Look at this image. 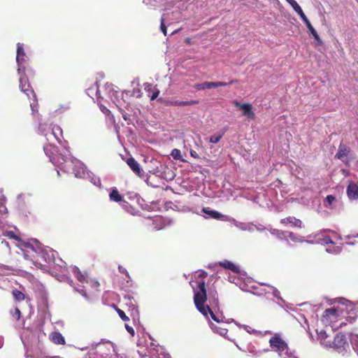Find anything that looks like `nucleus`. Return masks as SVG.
<instances>
[{
	"mask_svg": "<svg viewBox=\"0 0 358 358\" xmlns=\"http://www.w3.org/2000/svg\"><path fill=\"white\" fill-rule=\"evenodd\" d=\"M73 273L81 284H87L92 289H97L99 288V281L96 278H92L88 272L81 271L78 267L75 266L73 268Z\"/></svg>",
	"mask_w": 358,
	"mask_h": 358,
	"instance_id": "423d86ee",
	"label": "nucleus"
},
{
	"mask_svg": "<svg viewBox=\"0 0 358 358\" xmlns=\"http://www.w3.org/2000/svg\"><path fill=\"white\" fill-rule=\"evenodd\" d=\"M337 310L334 308H327L323 313V317L331 320V317H336Z\"/></svg>",
	"mask_w": 358,
	"mask_h": 358,
	"instance_id": "a878e982",
	"label": "nucleus"
},
{
	"mask_svg": "<svg viewBox=\"0 0 358 358\" xmlns=\"http://www.w3.org/2000/svg\"><path fill=\"white\" fill-rule=\"evenodd\" d=\"M217 292H208L206 294L207 301H208L210 306H217L218 303Z\"/></svg>",
	"mask_w": 358,
	"mask_h": 358,
	"instance_id": "b1692460",
	"label": "nucleus"
},
{
	"mask_svg": "<svg viewBox=\"0 0 358 358\" xmlns=\"http://www.w3.org/2000/svg\"><path fill=\"white\" fill-rule=\"evenodd\" d=\"M19 87L21 91L26 94L29 102H30V108L33 114L38 113V101L36 99V95L32 89L31 86L29 84L28 78L25 75H22L20 78V85Z\"/></svg>",
	"mask_w": 358,
	"mask_h": 358,
	"instance_id": "39448f33",
	"label": "nucleus"
},
{
	"mask_svg": "<svg viewBox=\"0 0 358 358\" xmlns=\"http://www.w3.org/2000/svg\"><path fill=\"white\" fill-rule=\"evenodd\" d=\"M308 29V31H310V33L311 34H313L314 33H315V32H316V30L314 29V27H310L309 29Z\"/></svg>",
	"mask_w": 358,
	"mask_h": 358,
	"instance_id": "864d4df0",
	"label": "nucleus"
},
{
	"mask_svg": "<svg viewBox=\"0 0 358 358\" xmlns=\"http://www.w3.org/2000/svg\"><path fill=\"white\" fill-rule=\"evenodd\" d=\"M125 328L127 331L133 336L134 335V329L129 326L128 324H125Z\"/></svg>",
	"mask_w": 358,
	"mask_h": 358,
	"instance_id": "3c124183",
	"label": "nucleus"
},
{
	"mask_svg": "<svg viewBox=\"0 0 358 358\" xmlns=\"http://www.w3.org/2000/svg\"><path fill=\"white\" fill-rule=\"evenodd\" d=\"M83 297L87 301L92 302L97 299L95 292H80Z\"/></svg>",
	"mask_w": 358,
	"mask_h": 358,
	"instance_id": "cd10ccee",
	"label": "nucleus"
},
{
	"mask_svg": "<svg viewBox=\"0 0 358 358\" xmlns=\"http://www.w3.org/2000/svg\"><path fill=\"white\" fill-rule=\"evenodd\" d=\"M226 322L227 323L234 322L237 326H238V327H244L245 328H246L248 327L247 325H241V324H239L238 322H237L236 321H235L232 318L228 319L227 321H226Z\"/></svg>",
	"mask_w": 358,
	"mask_h": 358,
	"instance_id": "8fccbe9b",
	"label": "nucleus"
},
{
	"mask_svg": "<svg viewBox=\"0 0 358 358\" xmlns=\"http://www.w3.org/2000/svg\"><path fill=\"white\" fill-rule=\"evenodd\" d=\"M210 329L215 333L219 334L220 336H224L225 338L227 334V329L225 328L218 327L216 324L210 323Z\"/></svg>",
	"mask_w": 358,
	"mask_h": 358,
	"instance_id": "393cba45",
	"label": "nucleus"
},
{
	"mask_svg": "<svg viewBox=\"0 0 358 358\" xmlns=\"http://www.w3.org/2000/svg\"><path fill=\"white\" fill-rule=\"evenodd\" d=\"M44 151L46 155L50 158V161L55 166L60 167L62 169H64L65 171H69L70 169V166L65 165L66 163L74 164V161L71 159H69L65 157L62 154H59L57 152V148L55 146L52 145L51 144L44 146ZM76 165L75 166L79 167L80 170L76 171L73 169V173L75 176L78 178L83 177V175L85 174V171L83 169V164L77 160H75Z\"/></svg>",
	"mask_w": 358,
	"mask_h": 358,
	"instance_id": "f257e3e1",
	"label": "nucleus"
},
{
	"mask_svg": "<svg viewBox=\"0 0 358 358\" xmlns=\"http://www.w3.org/2000/svg\"><path fill=\"white\" fill-rule=\"evenodd\" d=\"M207 301L206 292H194V302L196 309L206 317L208 318V315L210 317L217 323L226 322L227 320L224 316L221 315H216L214 313L209 306L206 305Z\"/></svg>",
	"mask_w": 358,
	"mask_h": 358,
	"instance_id": "7ed1b4c3",
	"label": "nucleus"
},
{
	"mask_svg": "<svg viewBox=\"0 0 358 358\" xmlns=\"http://www.w3.org/2000/svg\"><path fill=\"white\" fill-rule=\"evenodd\" d=\"M268 294H271L272 298L270 299L268 296L269 300H272L273 301L275 302L277 304H278L280 306L285 308L287 307V305L285 302V301L280 296V292H268Z\"/></svg>",
	"mask_w": 358,
	"mask_h": 358,
	"instance_id": "aec40b11",
	"label": "nucleus"
},
{
	"mask_svg": "<svg viewBox=\"0 0 358 358\" xmlns=\"http://www.w3.org/2000/svg\"><path fill=\"white\" fill-rule=\"evenodd\" d=\"M254 294H256L257 296H261L262 295V293L261 292H252Z\"/></svg>",
	"mask_w": 358,
	"mask_h": 358,
	"instance_id": "052dcab7",
	"label": "nucleus"
},
{
	"mask_svg": "<svg viewBox=\"0 0 358 358\" xmlns=\"http://www.w3.org/2000/svg\"><path fill=\"white\" fill-rule=\"evenodd\" d=\"M109 198L115 202H122V205L127 204V202L123 199V196L119 193L118 190L115 187L112 189L109 194Z\"/></svg>",
	"mask_w": 358,
	"mask_h": 358,
	"instance_id": "f3484780",
	"label": "nucleus"
},
{
	"mask_svg": "<svg viewBox=\"0 0 358 358\" xmlns=\"http://www.w3.org/2000/svg\"><path fill=\"white\" fill-rule=\"evenodd\" d=\"M234 343H235V345H236V347L240 349L241 350L243 351V352H249L250 354H251L252 355L255 356V357H259L263 352H268V350H264L263 351H257L256 350L255 348L252 345H249L246 347V349H241L236 343L235 341H234Z\"/></svg>",
	"mask_w": 358,
	"mask_h": 358,
	"instance_id": "6ab92c4d",
	"label": "nucleus"
},
{
	"mask_svg": "<svg viewBox=\"0 0 358 358\" xmlns=\"http://www.w3.org/2000/svg\"><path fill=\"white\" fill-rule=\"evenodd\" d=\"M219 265L224 268L229 269L235 273H239V268L235 265L233 262L225 260L224 262H220L218 263Z\"/></svg>",
	"mask_w": 358,
	"mask_h": 358,
	"instance_id": "412c9836",
	"label": "nucleus"
},
{
	"mask_svg": "<svg viewBox=\"0 0 358 358\" xmlns=\"http://www.w3.org/2000/svg\"><path fill=\"white\" fill-rule=\"evenodd\" d=\"M190 153H191V155H192V157H195V158H196V157H197V156H196V152H193V151H192V152H191Z\"/></svg>",
	"mask_w": 358,
	"mask_h": 358,
	"instance_id": "680f3d73",
	"label": "nucleus"
},
{
	"mask_svg": "<svg viewBox=\"0 0 358 358\" xmlns=\"http://www.w3.org/2000/svg\"><path fill=\"white\" fill-rule=\"evenodd\" d=\"M329 348H334L336 352L340 354L345 355L349 349V345L346 336L341 334H337L333 342H330Z\"/></svg>",
	"mask_w": 358,
	"mask_h": 358,
	"instance_id": "0eeeda50",
	"label": "nucleus"
},
{
	"mask_svg": "<svg viewBox=\"0 0 358 358\" xmlns=\"http://www.w3.org/2000/svg\"><path fill=\"white\" fill-rule=\"evenodd\" d=\"M123 117H124V120H127V117H126L125 115H123Z\"/></svg>",
	"mask_w": 358,
	"mask_h": 358,
	"instance_id": "338daca9",
	"label": "nucleus"
},
{
	"mask_svg": "<svg viewBox=\"0 0 358 358\" xmlns=\"http://www.w3.org/2000/svg\"><path fill=\"white\" fill-rule=\"evenodd\" d=\"M302 21L305 23V24H307L309 21V20L307 18V17L306 16L304 18L302 19Z\"/></svg>",
	"mask_w": 358,
	"mask_h": 358,
	"instance_id": "4d7b16f0",
	"label": "nucleus"
},
{
	"mask_svg": "<svg viewBox=\"0 0 358 358\" xmlns=\"http://www.w3.org/2000/svg\"><path fill=\"white\" fill-rule=\"evenodd\" d=\"M308 29H309L310 27H313L310 21L307 24H305Z\"/></svg>",
	"mask_w": 358,
	"mask_h": 358,
	"instance_id": "bf43d9fd",
	"label": "nucleus"
},
{
	"mask_svg": "<svg viewBox=\"0 0 358 358\" xmlns=\"http://www.w3.org/2000/svg\"><path fill=\"white\" fill-rule=\"evenodd\" d=\"M269 345L271 350L277 352L280 357L298 358L295 355V352L289 349L288 344L278 334L269 339Z\"/></svg>",
	"mask_w": 358,
	"mask_h": 358,
	"instance_id": "20e7f679",
	"label": "nucleus"
},
{
	"mask_svg": "<svg viewBox=\"0 0 358 358\" xmlns=\"http://www.w3.org/2000/svg\"><path fill=\"white\" fill-rule=\"evenodd\" d=\"M2 243L5 244L6 246H8V243L6 241H2Z\"/></svg>",
	"mask_w": 358,
	"mask_h": 358,
	"instance_id": "e2e57ef3",
	"label": "nucleus"
},
{
	"mask_svg": "<svg viewBox=\"0 0 358 358\" xmlns=\"http://www.w3.org/2000/svg\"><path fill=\"white\" fill-rule=\"evenodd\" d=\"M198 101H176V105L180 106H189L198 103Z\"/></svg>",
	"mask_w": 358,
	"mask_h": 358,
	"instance_id": "c9c22d12",
	"label": "nucleus"
},
{
	"mask_svg": "<svg viewBox=\"0 0 358 358\" xmlns=\"http://www.w3.org/2000/svg\"><path fill=\"white\" fill-rule=\"evenodd\" d=\"M224 134V131H222V133L216 134L213 136H211L209 138V141L211 143H217L220 142V141L222 139Z\"/></svg>",
	"mask_w": 358,
	"mask_h": 358,
	"instance_id": "7c9ffc66",
	"label": "nucleus"
},
{
	"mask_svg": "<svg viewBox=\"0 0 358 358\" xmlns=\"http://www.w3.org/2000/svg\"><path fill=\"white\" fill-rule=\"evenodd\" d=\"M7 213V208L5 205L3 199H0V215H5Z\"/></svg>",
	"mask_w": 358,
	"mask_h": 358,
	"instance_id": "4c0bfd02",
	"label": "nucleus"
},
{
	"mask_svg": "<svg viewBox=\"0 0 358 358\" xmlns=\"http://www.w3.org/2000/svg\"><path fill=\"white\" fill-rule=\"evenodd\" d=\"M305 323L307 324V320L304 318Z\"/></svg>",
	"mask_w": 358,
	"mask_h": 358,
	"instance_id": "69168bd1",
	"label": "nucleus"
},
{
	"mask_svg": "<svg viewBox=\"0 0 358 358\" xmlns=\"http://www.w3.org/2000/svg\"><path fill=\"white\" fill-rule=\"evenodd\" d=\"M22 344H24V345L25 350H28V349L27 348V347H26L25 344H24V342H22Z\"/></svg>",
	"mask_w": 358,
	"mask_h": 358,
	"instance_id": "0e129e2a",
	"label": "nucleus"
},
{
	"mask_svg": "<svg viewBox=\"0 0 358 358\" xmlns=\"http://www.w3.org/2000/svg\"><path fill=\"white\" fill-rule=\"evenodd\" d=\"M203 212L208 215H210L212 218L216 219V220H221L223 218L224 215L221 214L220 213L213 210H209L208 208H203Z\"/></svg>",
	"mask_w": 358,
	"mask_h": 358,
	"instance_id": "5701e85b",
	"label": "nucleus"
},
{
	"mask_svg": "<svg viewBox=\"0 0 358 358\" xmlns=\"http://www.w3.org/2000/svg\"><path fill=\"white\" fill-rule=\"evenodd\" d=\"M118 269L121 273L125 275L126 285L124 286V287H122V289L133 287V282L127 269L122 266H119Z\"/></svg>",
	"mask_w": 358,
	"mask_h": 358,
	"instance_id": "4be33fe9",
	"label": "nucleus"
},
{
	"mask_svg": "<svg viewBox=\"0 0 358 358\" xmlns=\"http://www.w3.org/2000/svg\"><path fill=\"white\" fill-rule=\"evenodd\" d=\"M322 241L324 244H329V243L334 244V242L332 241V240L331 239V238L329 236L324 237Z\"/></svg>",
	"mask_w": 358,
	"mask_h": 358,
	"instance_id": "09e8293b",
	"label": "nucleus"
},
{
	"mask_svg": "<svg viewBox=\"0 0 358 358\" xmlns=\"http://www.w3.org/2000/svg\"><path fill=\"white\" fill-rule=\"evenodd\" d=\"M294 11L300 16V17L301 18V20L303 18H304L306 15L304 14L302 8H301V6H299V8H297L296 10H294Z\"/></svg>",
	"mask_w": 358,
	"mask_h": 358,
	"instance_id": "c03bdc74",
	"label": "nucleus"
},
{
	"mask_svg": "<svg viewBox=\"0 0 358 358\" xmlns=\"http://www.w3.org/2000/svg\"><path fill=\"white\" fill-rule=\"evenodd\" d=\"M347 195L351 200L358 199V182L351 181L347 187Z\"/></svg>",
	"mask_w": 358,
	"mask_h": 358,
	"instance_id": "f8f14e48",
	"label": "nucleus"
},
{
	"mask_svg": "<svg viewBox=\"0 0 358 358\" xmlns=\"http://www.w3.org/2000/svg\"><path fill=\"white\" fill-rule=\"evenodd\" d=\"M160 28H161V30L163 32V34L166 36L167 34V29H166V25L164 24V18L161 19Z\"/></svg>",
	"mask_w": 358,
	"mask_h": 358,
	"instance_id": "79ce46f5",
	"label": "nucleus"
},
{
	"mask_svg": "<svg viewBox=\"0 0 358 358\" xmlns=\"http://www.w3.org/2000/svg\"><path fill=\"white\" fill-rule=\"evenodd\" d=\"M233 103L236 108L241 110L242 115L246 117L248 120H253L255 119V114L252 110V106L250 103H241L237 101H234Z\"/></svg>",
	"mask_w": 358,
	"mask_h": 358,
	"instance_id": "1a4fd4ad",
	"label": "nucleus"
},
{
	"mask_svg": "<svg viewBox=\"0 0 358 358\" xmlns=\"http://www.w3.org/2000/svg\"><path fill=\"white\" fill-rule=\"evenodd\" d=\"M10 315L15 320H18L21 317V312L17 307H15L14 310H10Z\"/></svg>",
	"mask_w": 358,
	"mask_h": 358,
	"instance_id": "f704fd0d",
	"label": "nucleus"
},
{
	"mask_svg": "<svg viewBox=\"0 0 358 358\" xmlns=\"http://www.w3.org/2000/svg\"><path fill=\"white\" fill-rule=\"evenodd\" d=\"M25 52L24 50L23 45L18 43L17 44V56L16 61L18 64V72L20 73L22 71L24 72L25 67L23 66V62H24Z\"/></svg>",
	"mask_w": 358,
	"mask_h": 358,
	"instance_id": "9b49d317",
	"label": "nucleus"
},
{
	"mask_svg": "<svg viewBox=\"0 0 358 358\" xmlns=\"http://www.w3.org/2000/svg\"><path fill=\"white\" fill-rule=\"evenodd\" d=\"M286 1L292 7L294 10H296L300 6L295 0H286Z\"/></svg>",
	"mask_w": 358,
	"mask_h": 358,
	"instance_id": "a19ab883",
	"label": "nucleus"
},
{
	"mask_svg": "<svg viewBox=\"0 0 358 358\" xmlns=\"http://www.w3.org/2000/svg\"><path fill=\"white\" fill-rule=\"evenodd\" d=\"M158 353L159 358H171V356L165 351V350L162 347H157L156 350Z\"/></svg>",
	"mask_w": 358,
	"mask_h": 358,
	"instance_id": "72a5a7b5",
	"label": "nucleus"
},
{
	"mask_svg": "<svg viewBox=\"0 0 358 358\" xmlns=\"http://www.w3.org/2000/svg\"><path fill=\"white\" fill-rule=\"evenodd\" d=\"M357 355H358V353H357Z\"/></svg>",
	"mask_w": 358,
	"mask_h": 358,
	"instance_id": "774afa93",
	"label": "nucleus"
},
{
	"mask_svg": "<svg viewBox=\"0 0 358 358\" xmlns=\"http://www.w3.org/2000/svg\"><path fill=\"white\" fill-rule=\"evenodd\" d=\"M51 136H53L58 143L62 142V130L59 126H54L52 129V131L49 134H46L47 139L48 141L50 140Z\"/></svg>",
	"mask_w": 358,
	"mask_h": 358,
	"instance_id": "2eb2a0df",
	"label": "nucleus"
},
{
	"mask_svg": "<svg viewBox=\"0 0 358 358\" xmlns=\"http://www.w3.org/2000/svg\"><path fill=\"white\" fill-rule=\"evenodd\" d=\"M317 334V339L320 341L321 345H322L325 348H329L330 345V341H327L326 339L328 337L327 332L324 329L316 330Z\"/></svg>",
	"mask_w": 358,
	"mask_h": 358,
	"instance_id": "dca6fc26",
	"label": "nucleus"
},
{
	"mask_svg": "<svg viewBox=\"0 0 358 358\" xmlns=\"http://www.w3.org/2000/svg\"><path fill=\"white\" fill-rule=\"evenodd\" d=\"M159 94V90L157 88H155L152 92L151 94H148L151 100H155L157 98Z\"/></svg>",
	"mask_w": 358,
	"mask_h": 358,
	"instance_id": "58836bf2",
	"label": "nucleus"
},
{
	"mask_svg": "<svg viewBox=\"0 0 358 358\" xmlns=\"http://www.w3.org/2000/svg\"><path fill=\"white\" fill-rule=\"evenodd\" d=\"M219 280V278L216 275H208L204 271H199L195 273L189 284L193 291H212L215 289V284Z\"/></svg>",
	"mask_w": 358,
	"mask_h": 358,
	"instance_id": "f03ea898",
	"label": "nucleus"
},
{
	"mask_svg": "<svg viewBox=\"0 0 358 358\" xmlns=\"http://www.w3.org/2000/svg\"><path fill=\"white\" fill-rule=\"evenodd\" d=\"M308 29H309L310 27H313L310 21L307 24H305Z\"/></svg>",
	"mask_w": 358,
	"mask_h": 358,
	"instance_id": "13d9d810",
	"label": "nucleus"
},
{
	"mask_svg": "<svg viewBox=\"0 0 358 358\" xmlns=\"http://www.w3.org/2000/svg\"><path fill=\"white\" fill-rule=\"evenodd\" d=\"M350 342L355 352L358 354V334H351Z\"/></svg>",
	"mask_w": 358,
	"mask_h": 358,
	"instance_id": "c85d7f7f",
	"label": "nucleus"
},
{
	"mask_svg": "<svg viewBox=\"0 0 358 358\" xmlns=\"http://www.w3.org/2000/svg\"><path fill=\"white\" fill-rule=\"evenodd\" d=\"M236 83L234 80H231L229 83L225 82H204L202 83L196 84L194 88L196 90H203L206 89L216 88L218 87L227 86Z\"/></svg>",
	"mask_w": 358,
	"mask_h": 358,
	"instance_id": "9d476101",
	"label": "nucleus"
},
{
	"mask_svg": "<svg viewBox=\"0 0 358 358\" xmlns=\"http://www.w3.org/2000/svg\"><path fill=\"white\" fill-rule=\"evenodd\" d=\"M171 155L176 160L183 161V159H182V155H181V152H180V150H178L177 148H174L171 151Z\"/></svg>",
	"mask_w": 358,
	"mask_h": 358,
	"instance_id": "473e14b6",
	"label": "nucleus"
},
{
	"mask_svg": "<svg viewBox=\"0 0 358 358\" xmlns=\"http://www.w3.org/2000/svg\"><path fill=\"white\" fill-rule=\"evenodd\" d=\"M139 355L142 357V358H147L148 356L145 354V355H143L140 351H138Z\"/></svg>",
	"mask_w": 358,
	"mask_h": 358,
	"instance_id": "6e6d98bb",
	"label": "nucleus"
},
{
	"mask_svg": "<svg viewBox=\"0 0 358 358\" xmlns=\"http://www.w3.org/2000/svg\"><path fill=\"white\" fill-rule=\"evenodd\" d=\"M280 223L284 225L290 224L291 227H302V222L300 220L292 216H289L287 217L282 219L280 220Z\"/></svg>",
	"mask_w": 358,
	"mask_h": 358,
	"instance_id": "4468645a",
	"label": "nucleus"
},
{
	"mask_svg": "<svg viewBox=\"0 0 358 358\" xmlns=\"http://www.w3.org/2000/svg\"><path fill=\"white\" fill-rule=\"evenodd\" d=\"M3 235L10 239H14L18 242H21L22 245L25 247V248L27 250V252H29V250L35 253H40L42 252V247L37 240L34 241V243H36V247H34L30 243H26L24 241H22L20 237L16 235L13 231H6L3 234Z\"/></svg>",
	"mask_w": 358,
	"mask_h": 358,
	"instance_id": "6e6552de",
	"label": "nucleus"
},
{
	"mask_svg": "<svg viewBox=\"0 0 358 358\" xmlns=\"http://www.w3.org/2000/svg\"><path fill=\"white\" fill-rule=\"evenodd\" d=\"M287 232L284 231H277V235L278 236H285ZM289 238L294 242H298L299 238L298 236L293 232H287Z\"/></svg>",
	"mask_w": 358,
	"mask_h": 358,
	"instance_id": "c756f323",
	"label": "nucleus"
},
{
	"mask_svg": "<svg viewBox=\"0 0 358 358\" xmlns=\"http://www.w3.org/2000/svg\"><path fill=\"white\" fill-rule=\"evenodd\" d=\"M101 109L106 115H108L110 113V110L108 109H107L106 107H103V108L101 107Z\"/></svg>",
	"mask_w": 358,
	"mask_h": 358,
	"instance_id": "603ef678",
	"label": "nucleus"
},
{
	"mask_svg": "<svg viewBox=\"0 0 358 358\" xmlns=\"http://www.w3.org/2000/svg\"><path fill=\"white\" fill-rule=\"evenodd\" d=\"M348 154V150L347 148L344 145H341L338 148V150L336 155V157L338 159H341L344 157L347 156Z\"/></svg>",
	"mask_w": 358,
	"mask_h": 358,
	"instance_id": "bb28decb",
	"label": "nucleus"
},
{
	"mask_svg": "<svg viewBox=\"0 0 358 358\" xmlns=\"http://www.w3.org/2000/svg\"><path fill=\"white\" fill-rule=\"evenodd\" d=\"M3 338L2 336H0V349L3 347Z\"/></svg>",
	"mask_w": 358,
	"mask_h": 358,
	"instance_id": "5fc2aeb1",
	"label": "nucleus"
},
{
	"mask_svg": "<svg viewBox=\"0 0 358 358\" xmlns=\"http://www.w3.org/2000/svg\"><path fill=\"white\" fill-rule=\"evenodd\" d=\"M126 162L135 174L140 177L143 176V170L141 169L139 164L134 157L128 158Z\"/></svg>",
	"mask_w": 358,
	"mask_h": 358,
	"instance_id": "ddd939ff",
	"label": "nucleus"
},
{
	"mask_svg": "<svg viewBox=\"0 0 358 358\" xmlns=\"http://www.w3.org/2000/svg\"><path fill=\"white\" fill-rule=\"evenodd\" d=\"M50 340L57 345H64L65 338L59 331H54L50 334Z\"/></svg>",
	"mask_w": 358,
	"mask_h": 358,
	"instance_id": "a211bd4d",
	"label": "nucleus"
},
{
	"mask_svg": "<svg viewBox=\"0 0 358 358\" xmlns=\"http://www.w3.org/2000/svg\"><path fill=\"white\" fill-rule=\"evenodd\" d=\"M335 196L333 195H327L326 197V201L328 202L329 205H331L332 203L335 201Z\"/></svg>",
	"mask_w": 358,
	"mask_h": 358,
	"instance_id": "de8ad7c7",
	"label": "nucleus"
},
{
	"mask_svg": "<svg viewBox=\"0 0 358 358\" xmlns=\"http://www.w3.org/2000/svg\"><path fill=\"white\" fill-rule=\"evenodd\" d=\"M294 11L300 16V17L301 18V20L303 18H304L306 15L304 14L302 8H301V6H299V8H297L296 10H294Z\"/></svg>",
	"mask_w": 358,
	"mask_h": 358,
	"instance_id": "a18cd8bd",
	"label": "nucleus"
},
{
	"mask_svg": "<svg viewBox=\"0 0 358 358\" xmlns=\"http://www.w3.org/2000/svg\"><path fill=\"white\" fill-rule=\"evenodd\" d=\"M313 38H315V40L317 41V43L318 45H322V41L321 40L320 37L319 36L318 34L317 33V31L315 33H314L313 34H312Z\"/></svg>",
	"mask_w": 358,
	"mask_h": 358,
	"instance_id": "49530a36",
	"label": "nucleus"
},
{
	"mask_svg": "<svg viewBox=\"0 0 358 358\" xmlns=\"http://www.w3.org/2000/svg\"><path fill=\"white\" fill-rule=\"evenodd\" d=\"M117 312L120 316V317L123 320V321H127L129 320V317L126 315L125 313L120 310V309H117Z\"/></svg>",
	"mask_w": 358,
	"mask_h": 358,
	"instance_id": "ea45409f",
	"label": "nucleus"
},
{
	"mask_svg": "<svg viewBox=\"0 0 358 358\" xmlns=\"http://www.w3.org/2000/svg\"><path fill=\"white\" fill-rule=\"evenodd\" d=\"M144 90L146 92L148 93V94H150V93L153 91L152 85L150 83H145L144 84Z\"/></svg>",
	"mask_w": 358,
	"mask_h": 358,
	"instance_id": "37998d69",
	"label": "nucleus"
},
{
	"mask_svg": "<svg viewBox=\"0 0 358 358\" xmlns=\"http://www.w3.org/2000/svg\"><path fill=\"white\" fill-rule=\"evenodd\" d=\"M102 347H103V345L101 344V342L93 343L91 344L90 346L81 348V350H87V349L92 350V349H96L97 348H101Z\"/></svg>",
	"mask_w": 358,
	"mask_h": 358,
	"instance_id": "e433bc0d",
	"label": "nucleus"
},
{
	"mask_svg": "<svg viewBox=\"0 0 358 358\" xmlns=\"http://www.w3.org/2000/svg\"><path fill=\"white\" fill-rule=\"evenodd\" d=\"M13 297L15 301H21L26 299L27 302L29 301V299L25 296L24 292H13Z\"/></svg>",
	"mask_w": 358,
	"mask_h": 358,
	"instance_id": "2f4dec72",
	"label": "nucleus"
}]
</instances>
